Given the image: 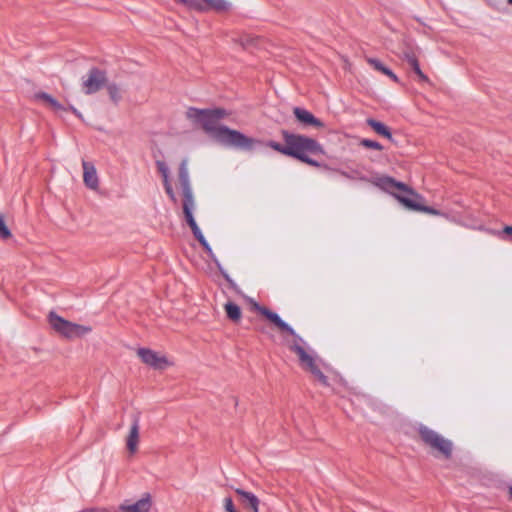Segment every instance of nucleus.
Segmentation results:
<instances>
[{"instance_id":"nucleus-24","label":"nucleus","mask_w":512,"mask_h":512,"mask_svg":"<svg viewBox=\"0 0 512 512\" xmlns=\"http://www.w3.org/2000/svg\"><path fill=\"white\" fill-rule=\"evenodd\" d=\"M11 236L12 234L5 223L4 216L0 215V237L6 240L9 239Z\"/></svg>"},{"instance_id":"nucleus-10","label":"nucleus","mask_w":512,"mask_h":512,"mask_svg":"<svg viewBox=\"0 0 512 512\" xmlns=\"http://www.w3.org/2000/svg\"><path fill=\"white\" fill-rule=\"evenodd\" d=\"M106 84V73L99 69H92L87 74V77L83 81L82 86L86 94H93L99 91L102 87L106 86Z\"/></svg>"},{"instance_id":"nucleus-7","label":"nucleus","mask_w":512,"mask_h":512,"mask_svg":"<svg viewBox=\"0 0 512 512\" xmlns=\"http://www.w3.org/2000/svg\"><path fill=\"white\" fill-rule=\"evenodd\" d=\"M215 142L227 147L246 148L250 146V139L237 130H206Z\"/></svg>"},{"instance_id":"nucleus-26","label":"nucleus","mask_w":512,"mask_h":512,"mask_svg":"<svg viewBox=\"0 0 512 512\" xmlns=\"http://www.w3.org/2000/svg\"><path fill=\"white\" fill-rule=\"evenodd\" d=\"M257 42V38L253 36H243L240 39V44L244 47L255 45Z\"/></svg>"},{"instance_id":"nucleus-20","label":"nucleus","mask_w":512,"mask_h":512,"mask_svg":"<svg viewBox=\"0 0 512 512\" xmlns=\"http://www.w3.org/2000/svg\"><path fill=\"white\" fill-rule=\"evenodd\" d=\"M105 87H106V91H107L110 101L113 104L118 105L124 98L125 91H124L123 87L114 82H111V83L107 82Z\"/></svg>"},{"instance_id":"nucleus-30","label":"nucleus","mask_w":512,"mask_h":512,"mask_svg":"<svg viewBox=\"0 0 512 512\" xmlns=\"http://www.w3.org/2000/svg\"><path fill=\"white\" fill-rule=\"evenodd\" d=\"M164 187H165V191L166 193L169 195V197L171 198V200H173L174 202L176 201V198H175V194L173 192V189H172V186H171V183L169 181H164Z\"/></svg>"},{"instance_id":"nucleus-3","label":"nucleus","mask_w":512,"mask_h":512,"mask_svg":"<svg viewBox=\"0 0 512 512\" xmlns=\"http://www.w3.org/2000/svg\"><path fill=\"white\" fill-rule=\"evenodd\" d=\"M184 115L191 125L202 128H212L223 123L237 124L236 113L221 106H191L185 110Z\"/></svg>"},{"instance_id":"nucleus-25","label":"nucleus","mask_w":512,"mask_h":512,"mask_svg":"<svg viewBox=\"0 0 512 512\" xmlns=\"http://www.w3.org/2000/svg\"><path fill=\"white\" fill-rule=\"evenodd\" d=\"M157 167H158L159 172L162 174L163 182L169 181V169H168L167 165L162 161H158Z\"/></svg>"},{"instance_id":"nucleus-33","label":"nucleus","mask_w":512,"mask_h":512,"mask_svg":"<svg viewBox=\"0 0 512 512\" xmlns=\"http://www.w3.org/2000/svg\"><path fill=\"white\" fill-rule=\"evenodd\" d=\"M80 512H109V511L106 508L97 507V508L84 509Z\"/></svg>"},{"instance_id":"nucleus-19","label":"nucleus","mask_w":512,"mask_h":512,"mask_svg":"<svg viewBox=\"0 0 512 512\" xmlns=\"http://www.w3.org/2000/svg\"><path fill=\"white\" fill-rule=\"evenodd\" d=\"M402 58L410 65L412 70L418 76L419 80H421L423 82L429 81L428 77L420 69L418 59L413 52H411V51L403 52Z\"/></svg>"},{"instance_id":"nucleus-2","label":"nucleus","mask_w":512,"mask_h":512,"mask_svg":"<svg viewBox=\"0 0 512 512\" xmlns=\"http://www.w3.org/2000/svg\"><path fill=\"white\" fill-rule=\"evenodd\" d=\"M284 139L285 144L271 142L270 146L276 151L297 158L306 164L320 166L310 157L323 154L322 147L314 139L288 132L284 133Z\"/></svg>"},{"instance_id":"nucleus-36","label":"nucleus","mask_w":512,"mask_h":512,"mask_svg":"<svg viewBox=\"0 0 512 512\" xmlns=\"http://www.w3.org/2000/svg\"><path fill=\"white\" fill-rule=\"evenodd\" d=\"M509 497H510V499L512 500V486H511V487H509Z\"/></svg>"},{"instance_id":"nucleus-14","label":"nucleus","mask_w":512,"mask_h":512,"mask_svg":"<svg viewBox=\"0 0 512 512\" xmlns=\"http://www.w3.org/2000/svg\"><path fill=\"white\" fill-rule=\"evenodd\" d=\"M293 114L295 118L297 119V122L299 125L302 126H325L326 124L319 118L315 117L310 111L301 108V107H295L293 109Z\"/></svg>"},{"instance_id":"nucleus-28","label":"nucleus","mask_w":512,"mask_h":512,"mask_svg":"<svg viewBox=\"0 0 512 512\" xmlns=\"http://www.w3.org/2000/svg\"><path fill=\"white\" fill-rule=\"evenodd\" d=\"M177 3H180L182 5H185L186 7L190 9L196 10V7H199L197 5V0H175Z\"/></svg>"},{"instance_id":"nucleus-4","label":"nucleus","mask_w":512,"mask_h":512,"mask_svg":"<svg viewBox=\"0 0 512 512\" xmlns=\"http://www.w3.org/2000/svg\"><path fill=\"white\" fill-rule=\"evenodd\" d=\"M421 441L429 447L436 456L450 459L453 452V442L438 432L421 425L418 429Z\"/></svg>"},{"instance_id":"nucleus-6","label":"nucleus","mask_w":512,"mask_h":512,"mask_svg":"<svg viewBox=\"0 0 512 512\" xmlns=\"http://www.w3.org/2000/svg\"><path fill=\"white\" fill-rule=\"evenodd\" d=\"M382 185L387 190H391V193L408 209L417 211L420 203H418L419 195L414 193L405 184L396 182L394 179L386 177L381 180Z\"/></svg>"},{"instance_id":"nucleus-9","label":"nucleus","mask_w":512,"mask_h":512,"mask_svg":"<svg viewBox=\"0 0 512 512\" xmlns=\"http://www.w3.org/2000/svg\"><path fill=\"white\" fill-rule=\"evenodd\" d=\"M137 355L143 363L156 370H164L173 365L167 357L151 349L140 348L137 351Z\"/></svg>"},{"instance_id":"nucleus-23","label":"nucleus","mask_w":512,"mask_h":512,"mask_svg":"<svg viewBox=\"0 0 512 512\" xmlns=\"http://www.w3.org/2000/svg\"><path fill=\"white\" fill-rule=\"evenodd\" d=\"M179 182L182 188V191L186 189H191L190 181H189V174L187 169V161L183 160L180 164L179 168Z\"/></svg>"},{"instance_id":"nucleus-27","label":"nucleus","mask_w":512,"mask_h":512,"mask_svg":"<svg viewBox=\"0 0 512 512\" xmlns=\"http://www.w3.org/2000/svg\"><path fill=\"white\" fill-rule=\"evenodd\" d=\"M417 211H420V212H424V213H428V214H431V215H441V212L432 208V207H428V206H424V205H421L419 206L418 210Z\"/></svg>"},{"instance_id":"nucleus-15","label":"nucleus","mask_w":512,"mask_h":512,"mask_svg":"<svg viewBox=\"0 0 512 512\" xmlns=\"http://www.w3.org/2000/svg\"><path fill=\"white\" fill-rule=\"evenodd\" d=\"M235 493L239 496L240 503L246 510L259 512L260 500L256 495L240 488L235 489Z\"/></svg>"},{"instance_id":"nucleus-17","label":"nucleus","mask_w":512,"mask_h":512,"mask_svg":"<svg viewBox=\"0 0 512 512\" xmlns=\"http://www.w3.org/2000/svg\"><path fill=\"white\" fill-rule=\"evenodd\" d=\"M139 429V419L136 418L134 419L130 431L126 437V448L131 455L138 451V444L140 439Z\"/></svg>"},{"instance_id":"nucleus-21","label":"nucleus","mask_w":512,"mask_h":512,"mask_svg":"<svg viewBox=\"0 0 512 512\" xmlns=\"http://www.w3.org/2000/svg\"><path fill=\"white\" fill-rule=\"evenodd\" d=\"M366 61L375 70H377V71L383 73L384 75L388 76L394 82H396V83L399 82V78L393 73V71L390 70L388 67H386L380 60H378L376 58H372V57H367Z\"/></svg>"},{"instance_id":"nucleus-35","label":"nucleus","mask_w":512,"mask_h":512,"mask_svg":"<svg viewBox=\"0 0 512 512\" xmlns=\"http://www.w3.org/2000/svg\"><path fill=\"white\" fill-rule=\"evenodd\" d=\"M503 233L512 237V226H505L503 228Z\"/></svg>"},{"instance_id":"nucleus-8","label":"nucleus","mask_w":512,"mask_h":512,"mask_svg":"<svg viewBox=\"0 0 512 512\" xmlns=\"http://www.w3.org/2000/svg\"><path fill=\"white\" fill-rule=\"evenodd\" d=\"M34 98L38 103L58 116H62L63 113L72 110L78 117H82L81 114L77 113L76 110L67 101L60 102L58 99L45 92L36 93Z\"/></svg>"},{"instance_id":"nucleus-18","label":"nucleus","mask_w":512,"mask_h":512,"mask_svg":"<svg viewBox=\"0 0 512 512\" xmlns=\"http://www.w3.org/2000/svg\"><path fill=\"white\" fill-rule=\"evenodd\" d=\"M182 193H183V203H182L183 213H184L186 221H188L190 219H194L193 210L195 209V206H196L195 199L193 196L192 189H186V190L182 191Z\"/></svg>"},{"instance_id":"nucleus-1","label":"nucleus","mask_w":512,"mask_h":512,"mask_svg":"<svg viewBox=\"0 0 512 512\" xmlns=\"http://www.w3.org/2000/svg\"><path fill=\"white\" fill-rule=\"evenodd\" d=\"M252 309L268 321H270L281 333H286L290 338H285V343L290 351L294 352L299 359L300 366L310 372L321 384L328 386L327 377L319 369L316 358L310 353L307 343L296 334L294 329L285 323L278 314L271 311L267 307L261 306L256 302L252 303Z\"/></svg>"},{"instance_id":"nucleus-22","label":"nucleus","mask_w":512,"mask_h":512,"mask_svg":"<svg viewBox=\"0 0 512 512\" xmlns=\"http://www.w3.org/2000/svg\"><path fill=\"white\" fill-rule=\"evenodd\" d=\"M224 309L226 312L227 317L233 321V322H239L242 316L240 307L233 303V302H227L224 305Z\"/></svg>"},{"instance_id":"nucleus-11","label":"nucleus","mask_w":512,"mask_h":512,"mask_svg":"<svg viewBox=\"0 0 512 512\" xmlns=\"http://www.w3.org/2000/svg\"><path fill=\"white\" fill-rule=\"evenodd\" d=\"M189 227L191 228L194 237L199 241V243L203 246L205 251L214 259L215 263L217 264L219 270L221 271V274L224 276V278L229 282L231 286H234V282L229 277V275L222 270L220 263L214 258L213 252L211 247L209 246L208 242L206 241L204 235L202 234L200 228L198 227L195 219H190L186 221Z\"/></svg>"},{"instance_id":"nucleus-31","label":"nucleus","mask_w":512,"mask_h":512,"mask_svg":"<svg viewBox=\"0 0 512 512\" xmlns=\"http://www.w3.org/2000/svg\"><path fill=\"white\" fill-rule=\"evenodd\" d=\"M224 507H225L226 512H231L236 509L233 504L232 499L229 497L224 499Z\"/></svg>"},{"instance_id":"nucleus-5","label":"nucleus","mask_w":512,"mask_h":512,"mask_svg":"<svg viewBox=\"0 0 512 512\" xmlns=\"http://www.w3.org/2000/svg\"><path fill=\"white\" fill-rule=\"evenodd\" d=\"M48 321L57 334L68 340L82 338L92 331L90 326L70 322L54 312H50Z\"/></svg>"},{"instance_id":"nucleus-38","label":"nucleus","mask_w":512,"mask_h":512,"mask_svg":"<svg viewBox=\"0 0 512 512\" xmlns=\"http://www.w3.org/2000/svg\"><path fill=\"white\" fill-rule=\"evenodd\" d=\"M231 512H238V511L235 509V510H233V511H231Z\"/></svg>"},{"instance_id":"nucleus-12","label":"nucleus","mask_w":512,"mask_h":512,"mask_svg":"<svg viewBox=\"0 0 512 512\" xmlns=\"http://www.w3.org/2000/svg\"><path fill=\"white\" fill-rule=\"evenodd\" d=\"M152 506L149 495L139 499L137 502L125 501L120 504L116 512H149Z\"/></svg>"},{"instance_id":"nucleus-29","label":"nucleus","mask_w":512,"mask_h":512,"mask_svg":"<svg viewBox=\"0 0 512 512\" xmlns=\"http://www.w3.org/2000/svg\"><path fill=\"white\" fill-rule=\"evenodd\" d=\"M362 145L365 147L377 149V150H380L382 148L378 142L372 141V140H363Z\"/></svg>"},{"instance_id":"nucleus-37","label":"nucleus","mask_w":512,"mask_h":512,"mask_svg":"<svg viewBox=\"0 0 512 512\" xmlns=\"http://www.w3.org/2000/svg\"><path fill=\"white\" fill-rule=\"evenodd\" d=\"M508 3H509L510 5H512V0H508Z\"/></svg>"},{"instance_id":"nucleus-34","label":"nucleus","mask_w":512,"mask_h":512,"mask_svg":"<svg viewBox=\"0 0 512 512\" xmlns=\"http://www.w3.org/2000/svg\"><path fill=\"white\" fill-rule=\"evenodd\" d=\"M380 135L386 138H391V131L390 130H376Z\"/></svg>"},{"instance_id":"nucleus-13","label":"nucleus","mask_w":512,"mask_h":512,"mask_svg":"<svg viewBox=\"0 0 512 512\" xmlns=\"http://www.w3.org/2000/svg\"><path fill=\"white\" fill-rule=\"evenodd\" d=\"M82 167L84 185L90 190L97 191L99 188V178L94 164L82 160Z\"/></svg>"},{"instance_id":"nucleus-16","label":"nucleus","mask_w":512,"mask_h":512,"mask_svg":"<svg viewBox=\"0 0 512 512\" xmlns=\"http://www.w3.org/2000/svg\"><path fill=\"white\" fill-rule=\"evenodd\" d=\"M197 11L214 10L216 12H226L230 9V3L226 0H197Z\"/></svg>"},{"instance_id":"nucleus-32","label":"nucleus","mask_w":512,"mask_h":512,"mask_svg":"<svg viewBox=\"0 0 512 512\" xmlns=\"http://www.w3.org/2000/svg\"><path fill=\"white\" fill-rule=\"evenodd\" d=\"M367 124L369 126H371V128H375V129H378V128H386L382 123L374 120V119H368L367 120Z\"/></svg>"}]
</instances>
